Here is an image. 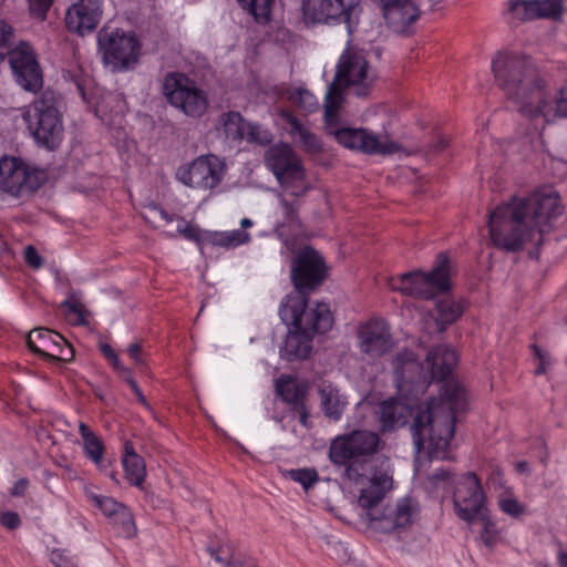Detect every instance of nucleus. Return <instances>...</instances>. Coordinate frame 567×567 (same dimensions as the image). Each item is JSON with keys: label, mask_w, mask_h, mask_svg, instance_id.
I'll return each mask as SVG.
<instances>
[{"label": "nucleus", "mask_w": 567, "mask_h": 567, "mask_svg": "<svg viewBox=\"0 0 567 567\" xmlns=\"http://www.w3.org/2000/svg\"><path fill=\"white\" fill-rule=\"evenodd\" d=\"M453 506L456 516L468 525L488 509L482 481L474 472H466L455 481Z\"/></svg>", "instance_id": "14"}, {"label": "nucleus", "mask_w": 567, "mask_h": 567, "mask_svg": "<svg viewBox=\"0 0 567 567\" xmlns=\"http://www.w3.org/2000/svg\"><path fill=\"white\" fill-rule=\"evenodd\" d=\"M320 398L324 414L333 421L340 420L348 405V401L347 398L340 393L339 389L330 383L322 384L320 388Z\"/></svg>", "instance_id": "28"}, {"label": "nucleus", "mask_w": 567, "mask_h": 567, "mask_svg": "<svg viewBox=\"0 0 567 567\" xmlns=\"http://www.w3.org/2000/svg\"><path fill=\"white\" fill-rule=\"evenodd\" d=\"M82 99L94 107L95 115L107 126L122 127L127 104L120 93L105 92L100 86H94L89 93L86 87L78 84Z\"/></svg>", "instance_id": "18"}, {"label": "nucleus", "mask_w": 567, "mask_h": 567, "mask_svg": "<svg viewBox=\"0 0 567 567\" xmlns=\"http://www.w3.org/2000/svg\"><path fill=\"white\" fill-rule=\"evenodd\" d=\"M450 260L446 254L437 256L436 264L431 271L415 270L388 279V287L405 296L433 298L451 289Z\"/></svg>", "instance_id": "8"}, {"label": "nucleus", "mask_w": 567, "mask_h": 567, "mask_svg": "<svg viewBox=\"0 0 567 567\" xmlns=\"http://www.w3.org/2000/svg\"><path fill=\"white\" fill-rule=\"evenodd\" d=\"M100 349H101V352L103 353V355L110 362V364H112V367L116 371H118L122 374V377L125 379V381L127 382V384L130 385L132 391L137 396L138 401L142 404L147 405L146 399H145L144 394L142 393V390L137 385L136 381L132 378V371L121 362V360H120L118 355L116 354V352L114 351V349L107 343H102L100 346Z\"/></svg>", "instance_id": "32"}, {"label": "nucleus", "mask_w": 567, "mask_h": 567, "mask_svg": "<svg viewBox=\"0 0 567 567\" xmlns=\"http://www.w3.org/2000/svg\"><path fill=\"white\" fill-rule=\"evenodd\" d=\"M21 117L39 146L55 150L63 140V123L52 99L42 95L21 109Z\"/></svg>", "instance_id": "9"}, {"label": "nucleus", "mask_w": 567, "mask_h": 567, "mask_svg": "<svg viewBox=\"0 0 567 567\" xmlns=\"http://www.w3.org/2000/svg\"><path fill=\"white\" fill-rule=\"evenodd\" d=\"M208 551L221 567H257L254 558L237 554L229 544H221L217 548L209 547Z\"/></svg>", "instance_id": "31"}, {"label": "nucleus", "mask_w": 567, "mask_h": 567, "mask_svg": "<svg viewBox=\"0 0 567 567\" xmlns=\"http://www.w3.org/2000/svg\"><path fill=\"white\" fill-rule=\"evenodd\" d=\"M516 466L520 473L526 472L528 470V464L526 462H519L517 463Z\"/></svg>", "instance_id": "58"}, {"label": "nucleus", "mask_w": 567, "mask_h": 567, "mask_svg": "<svg viewBox=\"0 0 567 567\" xmlns=\"http://www.w3.org/2000/svg\"><path fill=\"white\" fill-rule=\"evenodd\" d=\"M29 348L52 360L70 361L74 353L72 347L59 333L48 329H35L28 336Z\"/></svg>", "instance_id": "22"}, {"label": "nucleus", "mask_w": 567, "mask_h": 567, "mask_svg": "<svg viewBox=\"0 0 567 567\" xmlns=\"http://www.w3.org/2000/svg\"><path fill=\"white\" fill-rule=\"evenodd\" d=\"M238 3L256 22L267 23L271 19L275 0H238Z\"/></svg>", "instance_id": "37"}, {"label": "nucleus", "mask_w": 567, "mask_h": 567, "mask_svg": "<svg viewBox=\"0 0 567 567\" xmlns=\"http://www.w3.org/2000/svg\"><path fill=\"white\" fill-rule=\"evenodd\" d=\"M497 476L502 477L503 476V473L501 471H497Z\"/></svg>", "instance_id": "60"}, {"label": "nucleus", "mask_w": 567, "mask_h": 567, "mask_svg": "<svg viewBox=\"0 0 567 567\" xmlns=\"http://www.w3.org/2000/svg\"><path fill=\"white\" fill-rule=\"evenodd\" d=\"M29 485V482L25 478L18 480L12 488H11V495L13 496H21L24 494Z\"/></svg>", "instance_id": "56"}, {"label": "nucleus", "mask_w": 567, "mask_h": 567, "mask_svg": "<svg viewBox=\"0 0 567 567\" xmlns=\"http://www.w3.org/2000/svg\"><path fill=\"white\" fill-rule=\"evenodd\" d=\"M293 103L299 105L301 109L312 112L319 107L317 97L305 89H298L291 94Z\"/></svg>", "instance_id": "46"}, {"label": "nucleus", "mask_w": 567, "mask_h": 567, "mask_svg": "<svg viewBox=\"0 0 567 567\" xmlns=\"http://www.w3.org/2000/svg\"><path fill=\"white\" fill-rule=\"evenodd\" d=\"M99 52L113 72L134 68L138 62L141 43L134 32L103 28L97 33Z\"/></svg>", "instance_id": "11"}, {"label": "nucleus", "mask_w": 567, "mask_h": 567, "mask_svg": "<svg viewBox=\"0 0 567 567\" xmlns=\"http://www.w3.org/2000/svg\"><path fill=\"white\" fill-rule=\"evenodd\" d=\"M378 1L382 8L386 23L398 33L410 32L411 25L420 17V10L414 0Z\"/></svg>", "instance_id": "23"}, {"label": "nucleus", "mask_w": 567, "mask_h": 567, "mask_svg": "<svg viewBox=\"0 0 567 567\" xmlns=\"http://www.w3.org/2000/svg\"><path fill=\"white\" fill-rule=\"evenodd\" d=\"M452 482V473L449 470H437L430 476V483L433 488H439L440 486L451 484Z\"/></svg>", "instance_id": "51"}, {"label": "nucleus", "mask_w": 567, "mask_h": 567, "mask_svg": "<svg viewBox=\"0 0 567 567\" xmlns=\"http://www.w3.org/2000/svg\"><path fill=\"white\" fill-rule=\"evenodd\" d=\"M535 19H558L563 12L561 0H534Z\"/></svg>", "instance_id": "43"}, {"label": "nucleus", "mask_w": 567, "mask_h": 567, "mask_svg": "<svg viewBox=\"0 0 567 567\" xmlns=\"http://www.w3.org/2000/svg\"><path fill=\"white\" fill-rule=\"evenodd\" d=\"M47 179V173L21 157H0V193L19 198L35 192Z\"/></svg>", "instance_id": "13"}, {"label": "nucleus", "mask_w": 567, "mask_h": 567, "mask_svg": "<svg viewBox=\"0 0 567 567\" xmlns=\"http://www.w3.org/2000/svg\"><path fill=\"white\" fill-rule=\"evenodd\" d=\"M103 14L101 0H76L65 13L69 31L85 35L99 25Z\"/></svg>", "instance_id": "21"}, {"label": "nucleus", "mask_w": 567, "mask_h": 567, "mask_svg": "<svg viewBox=\"0 0 567 567\" xmlns=\"http://www.w3.org/2000/svg\"><path fill=\"white\" fill-rule=\"evenodd\" d=\"M244 140L249 143L268 145L272 141V134L268 128L259 124L247 123Z\"/></svg>", "instance_id": "45"}, {"label": "nucleus", "mask_w": 567, "mask_h": 567, "mask_svg": "<svg viewBox=\"0 0 567 567\" xmlns=\"http://www.w3.org/2000/svg\"><path fill=\"white\" fill-rule=\"evenodd\" d=\"M24 259L27 264L34 269L42 266V258L33 246H28L24 249Z\"/></svg>", "instance_id": "54"}, {"label": "nucleus", "mask_w": 567, "mask_h": 567, "mask_svg": "<svg viewBox=\"0 0 567 567\" xmlns=\"http://www.w3.org/2000/svg\"><path fill=\"white\" fill-rule=\"evenodd\" d=\"M206 245L221 247L225 249H234L250 240L249 233L243 229H233L226 231L206 230Z\"/></svg>", "instance_id": "30"}, {"label": "nucleus", "mask_w": 567, "mask_h": 567, "mask_svg": "<svg viewBox=\"0 0 567 567\" xmlns=\"http://www.w3.org/2000/svg\"><path fill=\"white\" fill-rule=\"evenodd\" d=\"M497 506L502 513L514 519L520 518L527 512L525 504L518 501L509 487L497 496Z\"/></svg>", "instance_id": "36"}, {"label": "nucleus", "mask_w": 567, "mask_h": 567, "mask_svg": "<svg viewBox=\"0 0 567 567\" xmlns=\"http://www.w3.org/2000/svg\"><path fill=\"white\" fill-rule=\"evenodd\" d=\"M9 62L17 82L27 91L37 92L43 85V78L33 48L20 42L9 53Z\"/></svg>", "instance_id": "20"}, {"label": "nucleus", "mask_w": 567, "mask_h": 567, "mask_svg": "<svg viewBox=\"0 0 567 567\" xmlns=\"http://www.w3.org/2000/svg\"><path fill=\"white\" fill-rule=\"evenodd\" d=\"M560 214L559 195L553 186L539 187L527 197L513 196L491 210L489 238L507 251H518L528 244L538 246Z\"/></svg>", "instance_id": "5"}, {"label": "nucleus", "mask_w": 567, "mask_h": 567, "mask_svg": "<svg viewBox=\"0 0 567 567\" xmlns=\"http://www.w3.org/2000/svg\"><path fill=\"white\" fill-rule=\"evenodd\" d=\"M85 456L99 468H103V441L83 422L79 424Z\"/></svg>", "instance_id": "29"}, {"label": "nucleus", "mask_w": 567, "mask_h": 567, "mask_svg": "<svg viewBox=\"0 0 567 567\" xmlns=\"http://www.w3.org/2000/svg\"><path fill=\"white\" fill-rule=\"evenodd\" d=\"M264 159L266 167L288 194L300 197L311 188L302 161L290 145H271L266 151Z\"/></svg>", "instance_id": "10"}, {"label": "nucleus", "mask_w": 567, "mask_h": 567, "mask_svg": "<svg viewBox=\"0 0 567 567\" xmlns=\"http://www.w3.org/2000/svg\"><path fill=\"white\" fill-rule=\"evenodd\" d=\"M532 348H533L535 357L539 361V364L536 368L535 373L544 374L547 371V368L550 365V362H551L550 357L546 351H544L543 349H540L539 347H537L535 344Z\"/></svg>", "instance_id": "52"}, {"label": "nucleus", "mask_w": 567, "mask_h": 567, "mask_svg": "<svg viewBox=\"0 0 567 567\" xmlns=\"http://www.w3.org/2000/svg\"><path fill=\"white\" fill-rule=\"evenodd\" d=\"M125 453L122 457V465L126 481L138 488L143 487L146 477L144 460L134 451L132 443H125Z\"/></svg>", "instance_id": "26"}, {"label": "nucleus", "mask_w": 567, "mask_h": 567, "mask_svg": "<svg viewBox=\"0 0 567 567\" xmlns=\"http://www.w3.org/2000/svg\"><path fill=\"white\" fill-rule=\"evenodd\" d=\"M281 116L289 125L290 135L293 138H298L307 150L316 151L320 147L319 138L301 124L296 116L289 112H281Z\"/></svg>", "instance_id": "33"}, {"label": "nucleus", "mask_w": 567, "mask_h": 567, "mask_svg": "<svg viewBox=\"0 0 567 567\" xmlns=\"http://www.w3.org/2000/svg\"><path fill=\"white\" fill-rule=\"evenodd\" d=\"M53 0H28L30 14L39 20H44Z\"/></svg>", "instance_id": "48"}, {"label": "nucleus", "mask_w": 567, "mask_h": 567, "mask_svg": "<svg viewBox=\"0 0 567 567\" xmlns=\"http://www.w3.org/2000/svg\"><path fill=\"white\" fill-rule=\"evenodd\" d=\"M458 362L456 351L442 344L426 351L422 346L399 350L391 359L392 379L395 391L400 394L421 396L434 381L451 379L447 377ZM452 380H454L452 378ZM443 390L444 385L440 386Z\"/></svg>", "instance_id": "6"}, {"label": "nucleus", "mask_w": 567, "mask_h": 567, "mask_svg": "<svg viewBox=\"0 0 567 567\" xmlns=\"http://www.w3.org/2000/svg\"><path fill=\"white\" fill-rule=\"evenodd\" d=\"M282 475L284 477L300 484L306 492L319 481V474L315 467L285 470Z\"/></svg>", "instance_id": "40"}, {"label": "nucleus", "mask_w": 567, "mask_h": 567, "mask_svg": "<svg viewBox=\"0 0 567 567\" xmlns=\"http://www.w3.org/2000/svg\"><path fill=\"white\" fill-rule=\"evenodd\" d=\"M65 320L72 326L85 323L84 306L75 298H70L61 303Z\"/></svg>", "instance_id": "42"}, {"label": "nucleus", "mask_w": 567, "mask_h": 567, "mask_svg": "<svg viewBox=\"0 0 567 567\" xmlns=\"http://www.w3.org/2000/svg\"><path fill=\"white\" fill-rule=\"evenodd\" d=\"M13 40V29L6 21L0 20V61Z\"/></svg>", "instance_id": "49"}, {"label": "nucleus", "mask_w": 567, "mask_h": 567, "mask_svg": "<svg viewBox=\"0 0 567 567\" xmlns=\"http://www.w3.org/2000/svg\"><path fill=\"white\" fill-rule=\"evenodd\" d=\"M159 215L161 218L164 219L166 223H172L174 220V218L164 210H159Z\"/></svg>", "instance_id": "57"}, {"label": "nucleus", "mask_w": 567, "mask_h": 567, "mask_svg": "<svg viewBox=\"0 0 567 567\" xmlns=\"http://www.w3.org/2000/svg\"><path fill=\"white\" fill-rule=\"evenodd\" d=\"M240 225L244 228L250 227V226H252V221L249 218H243L240 221Z\"/></svg>", "instance_id": "59"}, {"label": "nucleus", "mask_w": 567, "mask_h": 567, "mask_svg": "<svg viewBox=\"0 0 567 567\" xmlns=\"http://www.w3.org/2000/svg\"><path fill=\"white\" fill-rule=\"evenodd\" d=\"M163 92L176 109L187 116L199 117L208 106L207 96L196 83L179 72L168 73L164 80Z\"/></svg>", "instance_id": "15"}, {"label": "nucleus", "mask_w": 567, "mask_h": 567, "mask_svg": "<svg viewBox=\"0 0 567 567\" xmlns=\"http://www.w3.org/2000/svg\"><path fill=\"white\" fill-rule=\"evenodd\" d=\"M536 6L533 0H509L505 13L511 21H530L535 20Z\"/></svg>", "instance_id": "38"}, {"label": "nucleus", "mask_w": 567, "mask_h": 567, "mask_svg": "<svg viewBox=\"0 0 567 567\" xmlns=\"http://www.w3.org/2000/svg\"><path fill=\"white\" fill-rule=\"evenodd\" d=\"M327 277V266L322 256L311 247L302 248L292 261L291 280L297 289L292 293L307 296L303 291L319 286Z\"/></svg>", "instance_id": "16"}, {"label": "nucleus", "mask_w": 567, "mask_h": 567, "mask_svg": "<svg viewBox=\"0 0 567 567\" xmlns=\"http://www.w3.org/2000/svg\"><path fill=\"white\" fill-rule=\"evenodd\" d=\"M381 444L378 433L352 430L332 439L328 456L334 466L344 468V485L357 497L358 505L365 511L370 526L375 530L390 533L411 524L415 507L411 498H402L395 507L385 508L382 515L373 514L392 483L391 476L384 472L365 476L368 464L380 451Z\"/></svg>", "instance_id": "2"}, {"label": "nucleus", "mask_w": 567, "mask_h": 567, "mask_svg": "<svg viewBox=\"0 0 567 567\" xmlns=\"http://www.w3.org/2000/svg\"><path fill=\"white\" fill-rule=\"evenodd\" d=\"M49 559L55 567H78L75 558L63 549H52Z\"/></svg>", "instance_id": "47"}, {"label": "nucleus", "mask_w": 567, "mask_h": 567, "mask_svg": "<svg viewBox=\"0 0 567 567\" xmlns=\"http://www.w3.org/2000/svg\"><path fill=\"white\" fill-rule=\"evenodd\" d=\"M374 74L363 54L350 48L340 55L336 75L328 86L324 97V121L336 141L349 148L370 155H390L400 150V145L386 134H375L365 128L337 127L339 110L343 103L341 86L352 87L358 96L365 95L373 82Z\"/></svg>", "instance_id": "4"}, {"label": "nucleus", "mask_w": 567, "mask_h": 567, "mask_svg": "<svg viewBox=\"0 0 567 567\" xmlns=\"http://www.w3.org/2000/svg\"><path fill=\"white\" fill-rule=\"evenodd\" d=\"M85 495L92 502V504L110 519L111 523L117 518L121 512L126 507L124 504L117 502L113 497L99 495L89 489L85 491Z\"/></svg>", "instance_id": "35"}, {"label": "nucleus", "mask_w": 567, "mask_h": 567, "mask_svg": "<svg viewBox=\"0 0 567 567\" xmlns=\"http://www.w3.org/2000/svg\"><path fill=\"white\" fill-rule=\"evenodd\" d=\"M127 354L137 367H143L146 362L142 346L138 342L131 343L126 349Z\"/></svg>", "instance_id": "53"}, {"label": "nucleus", "mask_w": 567, "mask_h": 567, "mask_svg": "<svg viewBox=\"0 0 567 567\" xmlns=\"http://www.w3.org/2000/svg\"><path fill=\"white\" fill-rule=\"evenodd\" d=\"M291 409L299 413L300 423L305 427H309V412H308L305 401H302L300 403V405H295Z\"/></svg>", "instance_id": "55"}, {"label": "nucleus", "mask_w": 567, "mask_h": 567, "mask_svg": "<svg viewBox=\"0 0 567 567\" xmlns=\"http://www.w3.org/2000/svg\"><path fill=\"white\" fill-rule=\"evenodd\" d=\"M307 306L308 298L300 293H289L280 305L279 317L288 328L280 357L288 361L306 359L312 349L313 336L328 332L334 323L328 303L318 302L308 311Z\"/></svg>", "instance_id": "7"}, {"label": "nucleus", "mask_w": 567, "mask_h": 567, "mask_svg": "<svg viewBox=\"0 0 567 567\" xmlns=\"http://www.w3.org/2000/svg\"><path fill=\"white\" fill-rule=\"evenodd\" d=\"M420 396L400 394L378 402H361L357 413L370 410L381 433H393L406 426L413 416L411 433L415 452L426 449L431 458L445 460L455 433L456 414L468 405L467 392L458 380L444 384V394L420 403Z\"/></svg>", "instance_id": "1"}, {"label": "nucleus", "mask_w": 567, "mask_h": 567, "mask_svg": "<svg viewBox=\"0 0 567 567\" xmlns=\"http://www.w3.org/2000/svg\"><path fill=\"white\" fill-rule=\"evenodd\" d=\"M495 81L523 116L534 122L537 134L546 124L567 117V83L553 101L546 81L532 58L519 52H498L492 61Z\"/></svg>", "instance_id": "3"}, {"label": "nucleus", "mask_w": 567, "mask_h": 567, "mask_svg": "<svg viewBox=\"0 0 567 567\" xmlns=\"http://www.w3.org/2000/svg\"><path fill=\"white\" fill-rule=\"evenodd\" d=\"M355 333L359 350L370 358H380L394 346L389 323L379 317L359 322Z\"/></svg>", "instance_id": "19"}, {"label": "nucleus", "mask_w": 567, "mask_h": 567, "mask_svg": "<svg viewBox=\"0 0 567 567\" xmlns=\"http://www.w3.org/2000/svg\"><path fill=\"white\" fill-rule=\"evenodd\" d=\"M111 524L117 529V533L124 538H132L137 533L133 514L127 507H125V509L121 512L118 517L115 518Z\"/></svg>", "instance_id": "44"}, {"label": "nucleus", "mask_w": 567, "mask_h": 567, "mask_svg": "<svg viewBox=\"0 0 567 567\" xmlns=\"http://www.w3.org/2000/svg\"><path fill=\"white\" fill-rule=\"evenodd\" d=\"M226 173V161L209 153L179 165L175 179L190 189L212 193L221 185Z\"/></svg>", "instance_id": "12"}, {"label": "nucleus", "mask_w": 567, "mask_h": 567, "mask_svg": "<svg viewBox=\"0 0 567 567\" xmlns=\"http://www.w3.org/2000/svg\"><path fill=\"white\" fill-rule=\"evenodd\" d=\"M358 0H303L302 16L306 23H330L343 20L348 32L352 33L351 16L355 12Z\"/></svg>", "instance_id": "17"}, {"label": "nucleus", "mask_w": 567, "mask_h": 567, "mask_svg": "<svg viewBox=\"0 0 567 567\" xmlns=\"http://www.w3.org/2000/svg\"><path fill=\"white\" fill-rule=\"evenodd\" d=\"M277 394L291 408L306 401L308 388L290 375H280L275 381Z\"/></svg>", "instance_id": "27"}, {"label": "nucleus", "mask_w": 567, "mask_h": 567, "mask_svg": "<svg viewBox=\"0 0 567 567\" xmlns=\"http://www.w3.org/2000/svg\"><path fill=\"white\" fill-rule=\"evenodd\" d=\"M467 307L468 302L464 298H445L439 300L433 315L439 331L443 332L449 326L456 322L463 316Z\"/></svg>", "instance_id": "25"}, {"label": "nucleus", "mask_w": 567, "mask_h": 567, "mask_svg": "<svg viewBox=\"0 0 567 567\" xmlns=\"http://www.w3.org/2000/svg\"><path fill=\"white\" fill-rule=\"evenodd\" d=\"M476 522L482 524L480 537L484 545L488 548H493L501 539V532L496 526V523L491 516L489 509L477 515Z\"/></svg>", "instance_id": "39"}, {"label": "nucleus", "mask_w": 567, "mask_h": 567, "mask_svg": "<svg viewBox=\"0 0 567 567\" xmlns=\"http://www.w3.org/2000/svg\"><path fill=\"white\" fill-rule=\"evenodd\" d=\"M278 200L279 206L276 212L277 220L274 231L285 245H288L289 238L300 230L301 221L295 203H288L284 195H279Z\"/></svg>", "instance_id": "24"}, {"label": "nucleus", "mask_w": 567, "mask_h": 567, "mask_svg": "<svg viewBox=\"0 0 567 567\" xmlns=\"http://www.w3.org/2000/svg\"><path fill=\"white\" fill-rule=\"evenodd\" d=\"M246 124L239 112L230 111L220 116L216 130L226 138L244 140Z\"/></svg>", "instance_id": "34"}, {"label": "nucleus", "mask_w": 567, "mask_h": 567, "mask_svg": "<svg viewBox=\"0 0 567 567\" xmlns=\"http://www.w3.org/2000/svg\"><path fill=\"white\" fill-rule=\"evenodd\" d=\"M0 524L10 530L17 529L21 525V518L18 513L6 511L0 514Z\"/></svg>", "instance_id": "50"}, {"label": "nucleus", "mask_w": 567, "mask_h": 567, "mask_svg": "<svg viewBox=\"0 0 567 567\" xmlns=\"http://www.w3.org/2000/svg\"><path fill=\"white\" fill-rule=\"evenodd\" d=\"M176 230L185 239L195 241L203 249L206 245V230H202L196 224L187 221L184 218L176 219Z\"/></svg>", "instance_id": "41"}]
</instances>
